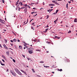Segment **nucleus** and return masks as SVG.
<instances>
[{"label": "nucleus", "instance_id": "nucleus-1", "mask_svg": "<svg viewBox=\"0 0 77 77\" xmlns=\"http://www.w3.org/2000/svg\"><path fill=\"white\" fill-rule=\"evenodd\" d=\"M34 50V49L32 48H27V50H29V54H32L33 53V50Z\"/></svg>", "mask_w": 77, "mask_h": 77}, {"label": "nucleus", "instance_id": "nucleus-2", "mask_svg": "<svg viewBox=\"0 0 77 77\" xmlns=\"http://www.w3.org/2000/svg\"><path fill=\"white\" fill-rule=\"evenodd\" d=\"M14 70L15 71H16V72L17 73H18L19 75H22V73L20 72L19 70H18V69L17 68H15L14 69Z\"/></svg>", "mask_w": 77, "mask_h": 77}, {"label": "nucleus", "instance_id": "nucleus-3", "mask_svg": "<svg viewBox=\"0 0 77 77\" xmlns=\"http://www.w3.org/2000/svg\"><path fill=\"white\" fill-rule=\"evenodd\" d=\"M10 72H11L12 74L14 76H16V75H17V74H16V73H14V72H12V70H10Z\"/></svg>", "mask_w": 77, "mask_h": 77}, {"label": "nucleus", "instance_id": "nucleus-4", "mask_svg": "<svg viewBox=\"0 0 77 77\" xmlns=\"http://www.w3.org/2000/svg\"><path fill=\"white\" fill-rule=\"evenodd\" d=\"M20 71L22 72H23L25 74H26V75H27V74L26 73V72H25L24 71H23V70H20Z\"/></svg>", "mask_w": 77, "mask_h": 77}, {"label": "nucleus", "instance_id": "nucleus-5", "mask_svg": "<svg viewBox=\"0 0 77 77\" xmlns=\"http://www.w3.org/2000/svg\"><path fill=\"white\" fill-rule=\"evenodd\" d=\"M3 46H4V47L5 48H6V49H7V50H8V48H7V47H6V45H4Z\"/></svg>", "mask_w": 77, "mask_h": 77}, {"label": "nucleus", "instance_id": "nucleus-6", "mask_svg": "<svg viewBox=\"0 0 77 77\" xmlns=\"http://www.w3.org/2000/svg\"><path fill=\"white\" fill-rule=\"evenodd\" d=\"M49 6H55V5L53 4H50L49 5Z\"/></svg>", "mask_w": 77, "mask_h": 77}, {"label": "nucleus", "instance_id": "nucleus-7", "mask_svg": "<svg viewBox=\"0 0 77 77\" xmlns=\"http://www.w3.org/2000/svg\"><path fill=\"white\" fill-rule=\"evenodd\" d=\"M74 22H75V23H76L77 22V18H75V19L74 20Z\"/></svg>", "mask_w": 77, "mask_h": 77}, {"label": "nucleus", "instance_id": "nucleus-8", "mask_svg": "<svg viewBox=\"0 0 77 77\" xmlns=\"http://www.w3.org/2000/svg\"><path fill=\"white\" fill-rule=\"evenodd\" d=\"M54 38V39H56V38H57V39H60V38H59V37H58L57 36H55Z\"/></svg>", "mask_w": 77, "mask_h": 77}, {"label": "nucleus", "instance_id": "nucleus-9", "mask_svg": "<svg viewBox=\"0 0 77 77\" xmlns=\"http://www.w3.org/2000/svg\"><path fill=\"white\" fill-rule=\"evenodd\" d=\"M27 8H26L24 10V12H25V13H26L27 12Z\"/></svg>", "mask_w": 77, "mask_h": 77}, {"label": "nucleus", "instance_id": "nucleus-10", "mask_svg": "<svg viewBox=\"0 0 77 77\" xmlns=\"http://www.w3.org/2000/svg\"><path fill=\"white\" fill-rule=\"evenodd\" d=\"M6 54L8 56H9V52L8 51L7 52H6Z\"/></svg>", "mask_w": 77, "mask_h": 77}, {"label": "nucleus", "instance_id": "nucleus-11", "mask_svg": "<svg viewBox=\"0 0 77 77\" xmlns=\"http://www.w3.org/2000/svg\"><path fill=\"white\" fill-rule=\"evenodd\" d=\"M66 60H65V62H69V60H68L66 58Z\"/></svg>", "mask_w": 77, "mask_h": 77}, {"label": "nucleus", "instance_id": "nucleus-12", "mask_svg": "<svg viewBox=\"0 0 77 77\" xmlns=\"http://www.w3.org/2000/svg\"><path fill=\"white\" fill-rule=\"evenodd\" d=\"M0 63L1 65H2V66H5V64L2 63V62Z\"/></svg>", "mask_w": 77, "mask_h": 77}, {"label": "nucleus", "instance_id": "nucleus-13", "mask_svg": "<svg viewBox=\"0 0 77 77\" xmlns=\"http://www.w3.org/2000/svg\"><path fill=\"white\" fill-rule=\"evenodd\" d=\"M54 3L55 4H56V5H59V4H58L57 3V2L56 1H55V2H54Z\"/></svg>", "mask_w": 77, "mask_h": 77}, {"label": "nucleus", "instance_id": "nucleus-14", "mask_svg": "<svg viewBox=\"0 0 77 77\" xmlns=\"http://www.w3.org/2000/svg\"><path fill=\"white\" fill-rule=\"evenodd\" d=\"M44 67H45V68H49L50 67L47 66H44Z\"/></svg>", "mask_w": 77, "mask_h": 77}, {"label": "nucleus", "instance_id": "nucleus-15", "mask_svg": "<svg viewBox=\"0 0 77 77\" xmlns=\"http://www.w3.org/2000/svg\"><path fill=\"white\" fill-rule=\"evenodd\" d=\"M48 29H46L45 31L44 32H45V33H46V32H47V30H48Z\"/></svg>", "mask_w": 77, "mask_h": 77}, {"label": "nucleus", "instance_id": "nucleus-16", "mask_svg": "<svg viewBox=\"0 0 77 77\" xmlns=\"http://www.w3.org/2000/svg\"><path fill=\"white\" fill-rule=\"evenodd\" d=\"M40 63H44V61H41L39 62Z\"/></svg>", "mask_w": 77, "mask_h": 77}, {"label": "nucleus", "instance_id": "nucleus-17", "mask_svg": "<svg viewBox=\"0 0 77 77\" xmlns=\"http://www.w3.org/2000/svg\"><path fill=\"white\" fill-rule=\"evenodd\" d=\"M32 70L33 72H35V70H34V69H32Z\"/></svg>", "mask_w": 77, "mask_h": 77}, {"label": "nucleus", "instance_id": "nucleus-18", "mask_svg": "<svg viewBox=\"0 0 77 77\" xmlns=\"http://www.w3.org/2000/svg\"><path fill=\"white\" fill-rule=\"evenodd\" d=\"M4 40L5 42V43H7V40H6L5 39H4Z\"/></svg>", "mask_w": 77, "mask_h": 77}, {"label": "nucleus", "instance_id": "nucleus-19", "mask_svg": "<svg viewBox=\"0 0 77 77\" xmlns=\"http://www.w3.org/2000/svg\"><path fill=\"white\" fill-rule=\"evenodd\" d=\"M16 4L15 5H17L18 3H19V2L18 1L16 3Z\"/></svg>", "mask_w": 77, "mask_h": 77}, {"label": "nucleus", "instance_id": "nucleus-20", "mask_svg": "<svg viewBox=\"0 0 77 77\" xmlns=\"http://www.w3.org/2000/svg\"><path fill=\"white\" fill-rule=\"evenodd\" d=\"M54 67H55V66L54 65H53V66H52L51 67L52 68H54Z\"/></svg>", "mask_w": 77, "mask_h": 77}, {"label": "nucleus", "instance_id": "nucleus-21", "mask_svg": "<svg viewBox=\"0 0 77 77\" xmlns=\"http://www.w3.org/2000/svg\"><path fill=\"white\" fill-rule=\"evenodd\" d=\"M1 23H2V24H4V23H5L3 22V20L2 21H1Z\"/></svg>", "mask_w": 77, "mask_h": 77}, {"label": "nucleus", "instance_id": "nucleus-22", "mask_svg": "<svg viewBox=\"0 0 77 77\" xmlns=\"http://www.w3.org/2000/svg\"><path fill=\"white\" fill-rule=\"evenodd\" d=\"M59 11V10H57L56 11V13L57 14Z\"/></svg>", "mask_w": 77, "mask_h": 77}, {"label": "nucleus", "instance_id": "nucleus-23", "mask_svg": "<svg viewBox=\"0 0 77 77\" xmlns=\"http://www.w3.org/2000/svg\"><path fill=\"white\" fill-rule=\"evenodd\" d=\"M25 8V7H23L20 8L21 9H24Z\"/></svg>", "mask_w": 77, "mask_h": 77}, {"label": "nucleus", "instance_id": "nucleus-24", "mask_svg": "<svg viewBox=\"0 0 77 77\" xmlns=\"http://www.w3.org/2000/svg\"><path fill=\"white\" fill-rule=\"evenodd\" d=\"M58 70L60 71H62V69H59Z\"/></svg>", "mask_w": 77, "mask_h": 77}, {"label": "nucleus", "instance_id": "nucleus-25", "mask_svg": "<svg viewBox=\"0 0 77 77\" xmlns=\"http://www.w3.org/2000/svg\"><path fill=\"white\" fill-rule=\"evenodd\" d=\"M36 51H41L40 50H38V49L36 50Z\"/></svg>", "mask_w": 77, "mask_h": 77}, {"label": "nucleus", "instance_id": "nucleus-26", "mask_svg": "<svg viewBox=\"0 0 77 77\" xmlns=\"http://www.w3.org/2000/svg\"><path fill=\"white\" fill-rule=\"evenodd\" d=\"M13 41L14 42H16L17 41V40L15 39H14Z\"/></svg>", "mask_w": 77, "mask_h": 77}, {"label": "nucleus", "instance_id": "nucleus-27", "mask_svg": "<svg viewBox=\"0 0 77 77\" xmlns=\"http://www.w3.org/2000/svg\"><path fill=\"white\" fill-rule=\"evenodd\" d=\"M53 10V9H51L50 11V12H49V13H50L51 12V11H52V10Z\"/></svg>", "mask_w": 77, "mask_h": 77}, {"label": "nucleus", "instance_id": "nucleus-28", "mask_svg": "<svg viewBox=\"0 0 77 77\" xmlns=\"http://www.w3.org/2000/svg\"><path fill=\"white\" fill-rule=\"evenodd\" d=\"M13 61L14 63L15 62V60L14 59H13Z\"/></svg>", "mask_w": 77, "mask_h": 77}, {"label": "nucleus", "instance_id": "nucleus-29", "mask_svg": "<svg viewBox=\"0 0 77 77\" xmlns=\"http://www.w3.org/2000/svg\"><path fill=\"white\" fill-rule=\"evenodd\" d=\"M47 18H46V19H48V18H49V16H48V15L47 16Z\"/></svg>", "mask_w": 77, "mask_h": 77}, {"label": "nucleus", "instance_id": "nucleus-30", "mask_svg": "<svg viewBox=\"0 0 77 77\" xmlns=\"http://www.w3.org/2000/svg\"><path fill=\"white\" fill-rule=\"evenodd\" d=\"M20 5H21V6H23V3H22V2L21 3Z\"/></svg>", "mask_w": 77, "mask_h": 77}, {"label": "nucleus", "instance_id": "nucleus-31", "mask_svg": "<svg viewBox=\"0 0 77 77\" xmlns=\"http://www.w3.org/2000/svg\"><path fill=\"white\" fill-rule=\"evenodd\" d=\"M2 57H3V58H4L5 57V56H4V55H2Z\"/></svg>", "mask_w": 77, "mask_h": 77}, {"label": "nucleus", "instance_id": "nucleus-32", "mask_svg": "<svg viewBox=\"0 0 77 77\" xmlns=\"http://www.w3.org/2000/svg\"><path fill=\"white\" fill-rule=\"evenodd\" d=\"M19 47H20V48H22V46L20 45L19 46Z\"/></svg>", "mask_w": 77, "mask_h": 77}, {"label": "nucleus", "instance_id": "nucleus-33", "mask_svg": "<svg viewBox=\"0 0 77 77\" xmlns=\"http://www.w3.org/2000/svg\"><path fill=\"white\" fill-rule=\"evenodd\" d=\"M27 59L29 60H30V58H28V57H27Z\"/></svg>", "mask_w": 77, "mask_h": 77}, {"label": "nucleus", "instance_id": "nucleus-34", "mask_svg": "<svg viewBox=\"0 0 77 77\" xmlns=\"http://www.w3.org/2000/svg\"><path fill=\"white\" fill-rule=\"evenodd\" d=\"M22 56L24 57V58H25V55H24L23 54H22Z\"/></svg>", "mask_w": 77, "mask_h": 77}, {"label": "nucleus", "instance_id": "nucleus-35", "mask_svg": "<svg viewBox=\"0 0 77 77\" xmlns=\"http://www.w3.org/2000/svg\"><path fill=\"white\" fill-rule=\"evenodd\" d=\"M21 9V8H19V11H20V10Z\"/></svg>", "mask_w": 77, "mask_h": 77}, {"label": "nucleus", "instance_id": "nucleus-36", "mask_svg": "<svg viewBox=\"0 0 77 77\" xmlns=\"http://www.w3.org/2000/svg\"><path fill=\"white\" fill-rule=\"evenodd\" d=\"M2 60L3 62H5V60H4L2 59Z\"/></svg>", "mask_w": 77, "mask_h": 77}, {"label": "nucleus", "instance_id": "nucleus-37", "mask_svg": "<svg viewBox=\"0 0 77 77\" xmlns=\"http://www.w3.org/2000/svg\"><path fill=\"white\" fill-rule=\"evenodd\" d=\"M71 31H69V32H68V33H71Z\"/></svg>", "mask_w": 77, "mask_h": 77}, {"label": "nucleus", "instance_id": "nucleus-38", "mask_svg": "<svg viewBox=\"0 0 77 77\" xmlns=\"http://www.w3.org/2000/svg\"><path fill=\"white\" fill-rule=\"evenodd\" d=\"M2 2H3V3H5V1H4V0H2Z\"/></svg>", "mask_w": 77, "mask_h": 77}, {"label": "nucleus", "instance_id": "nucleus-39", "mask_svg": "<svg viewBox=\"0 0 77 77\" xmlns=\"http://www.w3.org/2000/svg\"><path fill=\"white\" fill-rule=\"evenodd\" d=\"M56 20H55V21H54V23H55V24H56Z\"/></svg>", "mask_w": 77, "mask_h": 77}, {"label": "nucleus", "instance_id": "nucleus-40", "mask_svg": "<svg viewBox=\"0 0 77 77\" xmlns=\"http://www.w3.org/2000/svg\"><path fill=\"white\" fill-rule=\"evenodd\" d=\"M28 21V19H27V22L26 23H25V24H27V23Z\"/></svg>", "mask_w": 77, "mask_h": 77}, {"label": "nucleus", "instance_id": "nucleus-41", "mask_svg": "<svg viewBox=\"0 0 77 77\" xmlns=\"http://www.w3.org/2000/svg\"><path fill=\"white\" fill-rule=\"evenodd\" d=\"M36 39L35 40H34V42H36Z\"/></svg>", "mask_w": 77, "mask_h": 77}, {"label": "nucleus", "instance_id": "nucleus-42", "mask_svg": "<svg viewBox=\"0 0 77 77\" xmlns=\"http://www.w3.org/2000/svg\"><path fill=\"white\" fill-rule=\"evenodd\" d=\"M28 8H29L30 9V6H29V5H27Z\"/></svg>", "mask_w": 77, "mask_h": 77}, {"label": "nucleus", "instance_id": "nucleus-43", "mask_svg": "<svg viewBox=\"0 0 77 77\" xmlns=\"http://www.w3.org/2000/svg\"><path fill=\"white\" fill-rule=\"evenodd\" d=\"M3 20H2V19H0V22L2 21Z\"/></svg>", "mask_w": 77, "mask_h": 77}, {"label": "nucleus", "instance_id": "nucleus-44", "mask_svg": "<svg viewBox=\"0 0 77 77\" xmlns=\"http://www.w3.org/2000/svg\"><path fill=\"white\" fill-rule=\"evenodd\" d=\"M27 6V4L25 5H24V6Z\"/></svg>", "mask_w": 77, "mask_h": 77}, {"label": "nucleus", "instance_id": "nucleus-45", "mask_svg": "<svg viewBox=\"0 0 77 77\" xmlns=\"http://www.w3.org/2000/svg\"><path fill=\"white\" fill-rule=\"evenodd\" d=\"M33 13H35V12H31V14H33Z\"/></svg>", "mask_w": 77, "mask_h": 77}, {"label": "nucleus", "instance_id": "nucleus-46", "mask_svg": "<svg viewBox=\"0 0 77 77\" xmlns=\"http://www.w3.org/2000/svg\"><path fill=\"white\" fill-rule=\"evenodd\" d=\"M17 41L18 42H20V41L18 39Z\"/></svg>", "mask_w": 77, "mask_h": 77}, {"label": "nucleus", "instance_id": "nucleus-47", "mask_svg": "<svg viewBox=\"0 0 77 77\" xmlns=\"http://www.w3.org/2000/svg\"><path fill=\"white\" fill-rule=\"evenodd\" d=\"M43 5H45V3H44V2H43Z\"/></svg>", "mask_w": 77, "mask_h": 77}, {"label": "nucleus", "instance_id": "nucleus-48", "mask_svg": "<svg viewBox=\"0 0 77 77\" xmlns=\"http://www.w3.org/2000/svg\"><path fill=\"white\" fill-rule=\"evenodd\" d=\"M10 41H11V42H14V41H13V40H11Z\"/></svg>", "mask_w": 77, "mask_h": 77}, {"label": "nucleus", "instance_id": "nucleus-49", "mask_svg": "<svg viewBox=\"0 0 77 77\" xmlns=\"http://www.w3.org/2000/svg\"><path fill=\"white\" fill-rule=\"evenodd\" d=\"M41 9H43V8H41L40 9V10H41Z\"/></svg>", "mask_w": 77, "mask_h": 77}, {"label": "nucleus", "instance_id": "nucleus-50", "mask_svg": "<svg viewBox=\"0 0 77 77\" xmlns=\"http://www.w3.org/2000/svg\"><path fill=\"white\" fill-rule=\"evenodd\" d=\"M49 27V26H48V25H47V26H46V27Z\"/></svg>", "mask_w": 77, "mask_h": 77}, {"label": "nucleus", "instance_id": "nucleus-51", "mask_svg": "<svg viewBox=\"0 0 77 77\" xmlns=\"http://www.w3.org/2000/svg\"><path fill=\"white\" fill-rule=\"evenodd\" d=\"M52 2H54V3H55L56 2V1H53Z\"/></svg>", "mask_w": 77, "mask_h": 77}, {"label": "nucleus", "instance_id": "nucleus-52", "mask_svg": "<svg viewBox=\"0 0 77 77\" xmlns=\"http://www.w3.org/2000/svg\"><path fill=\"white\" fill-rule=\"evenodd\" d=\"M68 2L69 3H71V2L69 1V2Z\"/></svg>", "mask_w": 77, "mask_h": 77}, {"label": "nucleus", "instance_id": "nucleus-53", "mask_svg": "<svg viewBox=\"0 0 77 77\" xmlns=\"http://www.w3.org/2000/svg\"><path fill=\"white\" fill-rule=\"evenodd\" d=\"M46 42V43H47H47H48V44H50V42Z\"/></svg>", "mask_w": 77, "mask_h": 77}, {"label": "nucleus", "instance_id": "nucleus-54", "mask_svg": "<svg viewBox=\"0 0 77 77\" xmlns=\"http://www.w3.org/2000/svg\"><path fill=\"white\" fill-rule=\"evenodd\" d=\"M66 8H67L68 9V5H66Z\"/></svg>", "mask_w": 77, "mask_h": 77}, {"label": "nucleus", "instance_id": "nucleus-55", "mask_svg": "<svg viewBox=\"0 0 77 77\" xmlns=\"http://www.w3.org/2000/svg\"><path fill=\"white\" fill-rule=\"evenodd\" d=\"M31 29H33L34 30V29H33V27H32V26L31 27Z\"/></svg>", "mask_w": 77, "mask_h": 77}, {"label": "nucleus", "instance_id": "nucleus-56", "mask_svg": "<svg viewBox=\"0 0 77 77\" xmlns=\"http://www.w3.org/2000/svg\"><path fill=\"white\" fill-rule=\"evenodd\" d=\"M11 44V46H13V44Z\"/></svg>", "mask_w": 77, "mask_h": 77}, {"label": "nucleus", "instance_id": "nucleus-57", "mask_svg": "<svg viewBox=\"0 0 77 77\" xmlns=\"http://www.w3.org/2000/svg\"><path fill=\"white\" fill-rule=\"evenodd\" d=\"M37 76H38V77H41V76L39 75H37Z\"/></svg>", "mask_w": 77, "mask_h": 77}, {"label": "nucleus", "instance_id": "nucleus-58", "mask_svg": "<svg viewBox=\"0 0 77 77\" xmlns=\"http://www.w3.org/2000/svg\"><path fill=\"white\" fill-rule=\"evenodd\" d=\"M57 13H54L53 14H56Z\"/></svg>", "mask_w": 77, "mask_h": 77}, {"label": "nucleus", "instance_id": "nucleus-59", "mask_svg": "<svg viewBox=\"0 0 77 77\" xmlns=\"http://www.w3.org/2000/svg\"><path fill=\"white\" fill-rule=\"evenodd\" d=\"M70 1H72V2H74L73 0H70Z\"/></svg>", "mask_w": 77, "mask_h": 77}, {"label": "nucleus", "instance_id": "nucleus-60", "mask_svg": "<svg viewBox=\"0 0 77 77\" xmlns=\"http://www.w3.org/2000/svg\"><path fill=\"white\" fill-rule=\"evenodd\" d=\"M49 52L48 51H46V53H48Z\"/></svg>", "mask_w": 77, "mask_h": 77}, {"label": "nucleus", "instance_id": "nucleus-61", "mask_svg": "<svg viewBox=\"0 0 77 77\" xmlns=\"http://www.w3.org/2000/svg\"><path fill=\"white\" fill-rule=\"evenodd\" d=\"M33 9H36V8H33Z\"/></svg>", "mask_w": 77, "mask_h": 77}, {"label": "nucleus", "instance_id": "nucleus-62", "mask_svg": "<svg viewBox=\"0 0 77 77\" xmlns=\"http://www.w3.org/2000/svg\"><path fill=\"white\" fill-rule=\"evenodd\" d=\"M33 19H32L30 21V22H31V21H32V20H33Z\"/></svg>", "mask_w": 77, "mask_h": 77}, {"label": "nucleus", "instance_id": "nucleus-63", "mask_svg": "<svg viewBox=\"0 0 77 77\" xmlns=\"http://www.w3.org/2000/svg\"><path fill=\"white\" fill-rule=\"evenodd\" d=\"M4 59H5V60H6V57H5L4 58Z\"/></svg>", "mask_w": 77, "mask_h": 77}, {"label": "nucleus", "instance_id": "nucleus-64", "mask_svg": "<svg viewBox=\"0 0 77 77\" xmlns=\"http://www.w3.org/2000/svg\"><path fill=\"white\" fill-rule=\"evenodd\" d=\"M68 3H67L66 4V5L68 6Z\"/></svg>", "mask_w": 77, "mask_h": 77}]
</instances>
